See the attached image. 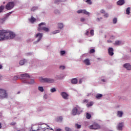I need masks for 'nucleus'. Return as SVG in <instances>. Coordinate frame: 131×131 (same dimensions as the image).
Returning a JSON list of instances; mask_svg holds the SVG:
<instances>
[{
    "instance_id": "9",
    "label": "nucleus",
    "mask_w": 131,
    "mask_h": 131,
    "mask_svg": "<svg viewBox=\"0 0 131 131\" xmlns=\"http://www.w3.org/2000/svg\"><path fill=\"white\" fill-rule=\"evenodd\" d=\"M100 125L98 124H94L89 126L90 129H98L100 128Z\"/></svg>"
},
{
    "instance_id": "39",
    "label": "nucleus",
    "mask_w": 131,
    "mask_h": 131,
    "mask_svg": "<svg viewBox=\"0 0 131 131\" xmlns=\"http://www.w3.org/2000/svg\"><path fill=\"white\" fill-rule=\"evenodd\" d=\"M59 32H60V31L59 30H55L54 31L53 33V34H56V33H59Z\"/></svg>"
},
{
    "instance_id": "58",
    "label": "nucleus",
    "mask_w": 131,
    "mask_h": 131,
    "mask_svg": "<svg viewBox=\"0 0 131 131\" xmlns=\"http://www.w3.org/2000/svg\"><path fill=\"white\" fill-rule=\"evenodd\" d=\"M102 81H103V82H105V80L104 79H102Z\"/></svg>"
},
{
    "instance_id": "59",
    "label": "nucleus",
    "mask_w": 131,
    "mask_h": 131,
    "mask_svg": "<svg viewBox=\"0 0 131 131\" xmlns=\"http://www.w3.org/2000/svg\"><path fill=\"white\" fill-rule=\"evenodd\" d=\"M106 37H107V36H106V35H105V38H106Z\"/></svg>"
},
{
    "instance_id": "50",
    "label": "nucleus",
    "mask_w": 131,
    "mask_h": 131,
    "mask_svg": "<svg viewBox=\"0 0 131 131\" xmlns=\"http://www.w3.org/2000/svg\"><path fill=\"white\" fill-rule=\"evenodd\" d=\"M54 13H55V14H58V13H59V11L56 10L54 11Z\"/></svg>"
},
{
    "instance_id": "32",
    "label": "nucleus",
    "mask_w": 131,
    "mask_h": 131,
    "mask_svg": "<svg viewBox=\"0 0 131 131\" xmlns=\"http://www.w3.org/2000/svg\"><path fill=\"white\" fill-rule=\"evenodd\" d=\"M4 22H5V18H0V24H4Z\"/></svg>"
},
{
    "instance_id": "35",
    "label": "nucleus",
    "mask_w": 131,
    "mask_h": 131,
    "mask_svg": "<svg viewBox=\"0 0 131 131\" xmlns=\"http://www.w3.org/2000/svg\"><path fill=\"white\" fill-rule=\"evenodd\" d=\"M75 126L77 128H80L81 127V125L78 124H76Z\"/></svg>"
},
{
    "instance_id": "40",
    "label": "nucleus",
    "mask_w": 131,
    "mask_h": 131,
    "mask_svg": "<svg viewBox=\"0 0 131 131\" xmlns=\"http://www.w3.org/2000/svg\"><path fill=\"white\" fill-rule=\"evenodd\" d=\"M95 49H91L90 51V54H92L93 53H95Z\"/></svg>"
},
{
    "instance_id": "45",
    "label": "nucleus",
    "mask_w": 131,
    "mask_h": 131,
    "mask_svg": "<svg viewBox=\"0 0 131 131\" xmlns=\"http://www.w3.org/2000/svg\"><path fill=\"white\" fill-rule=\"evenodd\" d=\"M11 125H15L16 124V122H13L11 123Z\"/></svg>"
},
{
    "instance_id": "49",
    "label": "nucleus",
    "mask_w": 131,
    "mask_h": 131,
    "mask_svg": "<svg viewBox=\"0 0 131 131\" xmlns=\"http://www.w3.org/2000/svg\"><path fill=\"white\" fill-rule=\"evenodd\" d=\"M82 82V80H81V79H80L79 81V83L81 84Z\"/></svg>"
},
{
    "instance_id": "48",
    "label": "nucleus",
    "mask_w": 131,
    "mask_h": 131,
    "mask_svg": "<svg viewBox=\"0 0 131 131\" xmlns=\"http://www.w3.org/2000/svg\"><path fill=\"white\" fill-rule=\"evenodd\" d=\"M89 102V100H86V99H84L83 100V102L84 103H88Z\"/></svg>"
},
{
    "instance_id": "25",
    "label": "nucleus",
    "mask_w": 131,
    "mask_h": 131,
    "mask_svg": "<svg viewBox=\"0 0 131 131\" xmlns=\"http://www.w3.org/2000/svg\"><path fill=\"white\" fill-rule=\"evenodd\" d=\"M91 117H92V115H91V114L89 113L86 114V118H87V119H91Z\"/></svg>"
},
{
    "instance_id": "8",
    "label": "nucleus",
    "mask_w": 131,
    "mask_h": 131,
    "mask_svg": "<svg viewBox=\"0 0 131 131\" xmlns=\"http://www.w3.org/2000/svg\"><path fill=\"white\" fill-rule=\"evenodd\" d=\"M77 14H84V15H88L90 16V12L86 11L85 9H80L77 11Z\"/></svg>"
},
{
    "instance_id": "23",
    "label": "nucleus",
    "mask_w": 131,
    "mask_h": 131,
    "mask_svg": "<svg viewBox=\"0 0 131 131\" xmlns=\"http://www.w3.org/2000/svg\"><path fill=\"white\" fill-rule=\"evenodd\" d=\"M37 9H38V7H33L31 8V11H32V12H34V11H36V10H37Z\"/></svg>"
},
{
    "instance_id": "56",
    "label": "nucleus",
    "mask_w": 131,
    "mask_h": 131,
    "mask_svg": "<svg viewBox=\"0 0 131 131\" xmlns=\"http://www.w3.org/2000/svg\"><path fill=\"white\" fill-rule=\"evenodd\" d=\"M111 38H112V39H113V38H114V36H112V37H111Z\"/></svg>"
},
{
    "instance_id": "14",
    "label": "nucleus",
    "mask_w": 131,
    "mask_h": 131,
    "mask_svg": "<svg viewBox=\"0 0 131 131\" xmlns=\"http://www.w3.org/2000/svg\"><path fill=\"white\" fill-rule=\"evenodd\" d=\"M36 37H38V39L37 40V42H38L42 38V34L41 33H38L36 35Z\"/></svg>"
},
{
    "instance_id": "2",
    "label": "nucleus",
    "mask_w": 131,
    "mask_h": 131,
    "mask_svg": "<svg viewBox=\"0 0 131 131\" xmlns=\"http://www.w3.org/2000/svg\"><path fill=\"white\" fill-rule=\"evenodd\" d=\"M22 78L23 81L24 83H28L29 84H33L34 83V80L30 78V76L28 74H22L20 75Z\"/></svg>"
},
{
    "instance_id": "11",
    "label": "nucleus",
    "mask_w": 131,
    "mask_h": 131,
    "mask_svg": "<svg viewBox=\"0 0 131 131\" xmlns=\"http://www.w3.org/2000/svg\"><path fill=\"white\" fill-rule=\"evenodd\" d=\"M123 124H124L123 122L119 123L117 126V129L118 130H122V127H123Z\"/></svg>"
},
{
    "instance_id": "30",
    "label": "nucleus",
    "mask_w": 131,
    "mask_h": 131,
    "mask_svg": "<svg viewBox=\"0 0 131 131\" xmlns=\"http://www.w3.org/2000/svg\"><path fill=\"white\" fill-rule=\"evenodd\" d=\"M58 25L59 28H60V29H62V27L63 26V24L62 23H59L58 24Z\"/></svg>"
},
{
    "instance_id": "18",
    "label": "nucleus",
    "mask_w": 131,
    "mask_h": 131,
    "mask_svg": "<svg viewBox=\"0 0 131 131\" xmlns=\"http://www.w3.org/2000/svg\"><path fill=\"white\" fill-rule=\"evenodd\" d=\"M29 21L31 22V23H34V22L36 21V19L33 16H31V18L29 19Z\"/></svg>"
},
{
    "instance_id": "51",
    "label": "nucleus",
    "mask_w": 131,
    "mask_h": 131,
    "mask_svg": "<svg viewBox=\"0 0 131 131\" xmlns=\"http://www.w3.org/2000/svg\"><path fill=\"white\" fill-rule=\"evenodd\" d=\"M59 78H60L59 76H56V79H59Z\"/></svg>"
},
{
    "instance_id": "3",
    "label": "nucleus",
    "mask_w": 131,
    "mask_h": 131,
    "mask_svg": "<svg viewBox=\"0 0 131 131\" xmlns=\"http://www.w3.org/2000/svg\"><path fill=\"white\" fill-rule=\"evenodd\" d=\"M82 112V110L80 108V107L77 106L76 107H74L72 111V115H76V114H80Z\"/></svg>"
},
{
    "instance_id": "53",
    "label": "nucleus",
    "mask_w": 131,
    "mask_h": 131,
    "mask_svg": "<svg viewBox=\"0 0 131 131\" xmlns=\"http://www.w3.org/2000/svg\"><path fill=\"white\" fill-rule=\"evenodd\" d=\"M2 68H3V66H2V64H0V69H2Z\"/></svg>"
},
{
    "instance_id": "31",
    "label": "nucleus",
    "mask_w": 131,
    "mask_h": 131,
    "mask_svg": "<svg viewBox=\"0 0 131 131\" xmlns=\"http://www.w3.org/2000/svg\"><path fill=\"white\" fill-rule=\"evenodd\" d=\"M92 0H86V3L88 4V5H92V4H93V3L91 1Z\"/></svg>"
},
{
    "instance_id": "44",
    "label": "nucleus",
    "mask_w": 131,
    "mask_h": 131,
    "mask_svg": "<svg viewBox=\"0 0 131 131\" xmlns=\"http://www.w3.org/2000/svg\"><path fill=\"white\" fill-rule=\"evenodd\" d=\"M100 13H101V14H105V10L104 9H102L100 11Z\"/></svg>"
},
{
    "instance_id": "37",
    "label": "nucleus",
    "mask_w": 131,
    "mask_h": 131,
    "mask_svg": "<svg viewBox=\"0 0 131 131\" xmlns=\"http://www.w3.org/2000/svg\"><path fill=\"white\" fill-rule=\"evenodd\" d=\"M59 69H60L61 70H64V69H65V66H60L59 67Z\"/></svg>"
},
{
    "instance_id": "28",
    "label": "nucleus",
    "mask_w": 131,
    "mask_h": 131,
    "mask_svg": "<svg viewBox=\"0 0 131 131\" xmlns=\"http://www.w3.org/2000/svg\"><path fill=\"white\" fill-rule=\"evenodd\" d=\"M38 91H39L40 92H43V91H44L43 87H42V86H39L38 88Z\"/></svg>"
},
{
    "instance_id": "36",
    "label": "nucleus",
    "mask_w": 131,
    "mask_h": 131,
    "mask_svg": "<svg viewBox=\"0 0 131 131\" xmlns=\"http://www.w3.org/2000/svg\"><path fill=\"white\" fill-rule=\"evenodd\" d=\"M65 130L66 131H71V128H70L68 127H65Z\"/></svg>"
},
{
    "instance_id": "13",
    "label": "nucleus",
    "mask_w": 131,
    "mask_h": 131,
    "mask_svg": "<svg viewBox=\"0 0 131 131\" xmlns=\"http://www.w3.org/2000/svg\"><path fill=\"white\" fill-rule=\"evenodd\" d=\"M125 4V1L124 0H119L117 2V6H123Z\"/></svg>"
},
{
    "instance_id": "60",
    "label": "nucleus",
    "mask_w": 131,
    "mask_h": 131,
    "mask_svg": "<svg viewBox=\"0 0 131 131\" xmlns=\"http://www.w3.org/2000/svg\"><path fill=\"white\" fill-rule=\"evenodd\" d=\"M14 78H17V77H14Z\"/></svg>"
},
{
    "instance_id": "26",
    "label": "nucleus",
    "mask_w": 131,
    "mask_h": 131,
    "mask_svg": "<svg viewBox=\"0 0 131 131\" xmlns=\"http://www.w3.org/2000/svg\"><path fill=\"white\" fill-rule=\"evenodd\" d=\"M25 63V59L21 60L19 61V65L20 66L24 65Z\"/></svg>"
},
{
    "instance_id": "38",
    "label": "nucleus",
    "mask_w": 131,
    "mask_h": 131,
    "mask_svg": "<svg viewBox=\"0 0 131 131\" xmlns=\"http://www.w3.org/2000/svg\"><path fill=\"white\" fill-rule=\"evenodd\" d=\"M90 34H91V35H92V36L94 35V34H95L94 30H91Z\"/></svg>"
},
{
    "instance_id": "7",
    "label": "nucleus",
    "mask_w": 131,
    "mask_h": 131,
    "mask_svg": "<svg viewBox=\"0 0 131 131\" xmlns=\"http://www.w3.org/2000/svg\"><path fill=\"white\" fill-rule=\"evenodd\" d=\"M14 7H15V3L13 2H10L7 4L6 6V10H12V9H13Z\"/></svg>"
},
{
    "instance_id": "20",
    "label": "nucleus",
    "mask_w": 131,
    "mask_h": 131,
    "mask_svg": "<svg viewBox=\"0 0 131 131\" xmlns=\"http://www.w3.org/2000/svg\"><path fill=\"white\" fill-rule=\"evenodd\" d=\"M103 97V95L101 94H97L96 95V99H97L98 100H100V99H101V98H102Z\"/></svg>"
},
{
    "instance_id": "17",
    "label": "nucleus",
    "mask_w": 131,
    "mask_h": 131,
    "mask_svg": "<svg viewBox=\"0 0 131 131\" xmlns=\"http://www.w3.org/2000/svg\"><path fill=\"white\" fill-rule=\"evenodd\" d=\"M117 115L118 116V117H122V115H123V112L118 111L117 113Z\"/></svg>"
},
{
    "instance_id": "43",
    "label": "nucleus",
    "mask_w": 131,
    "mask_h": 131,
    "mask_svg": "<svg viewBox=\"0 0 131 131\" xmlns=\"http://www.w3.org/2000/svg\"><path fill=\"white\" fill-rule=\"evenodd\" d=\"M85 20V19H84V18H83V17H82L80 18L81 22H84Z\"/></svg>"
},
{
    "instance_id": "57",
    "label": "nucleus",
    "mask_w": 131,
    "mask_h": 131,
    "mask_svg": "<svg viewBox=\"0 0 131 131\" xmlns=\"http://www.w3.org/2000/svg\"><path fill=\"white\" fill-rule=\"evenodd\" d=\"M0 128H2V123H0Z\"/></svg>"
},
{
    "instance_id": "6",
    "label": "nucleus",
    "mask_w": 131,
    "mask_h": 131,
    "mask_svg": "<svg viewBox=\"0 0 131 131\" xmlns=\"http://www.w3.org/2000/svg\"><path fill=\"white\" fill-rule=\"evenodd\" d=\"M6 98H8L7 91L0 89V99H6Z\"/></svg>"
},
{
    "instance_id": "27",
    "label": "nucleus",
    "mask_w": 131,
    "mask_h": 131,
    "mask_svg": "<svg viewBox=\"0 0 131 131\" xmlns=\"http://www.w3.org/2000/svg\"><path fill=\"white\" fill-rule=\"evenodd\" d=\"M35 127H36V129H35ZM38 130V128L37 127H36L35 126H33L32 127V131H37V130Z\"/></svg>"
},
{
    "instance_id": "22",
    "label": "nucleus",
    "mask_w": 131,
    "mask_h": 131,
    "mask_svg": "<svg viewBox=\"0 0 131 131\" xmlns=\"http://www.w3.org/2000/svg\"><path fill=\"white\" fill-rule=\"evenodd\" d=\"M93 105H94V102L93 101H91L86 104L87 107H91V106H93Z\"/></svg>"
},
{
    "instance_id": "33",
    "label": "nucleus",
    "mask_w": 131,
    "mask_h": 131,
    "mask_svg": "<svg viewBox=\"0 0 131 131\" xmlns=\"http://www.w3.org/2000/svg\"><path fill=\"white\" fill-rule=\"evenodd\" d=\"M117 23V18H114L113 19V23L114 24H116Z\"/></svg>"
},
{
    "instance_id": "34",
    "label": "nucleus",
    "mask_w": 131,
    "mask_h": 131,
    "mask_svg": "<svg viewBox=\"0 0 131 131\" xmlns=\"http://www.w3.org/2000/svg\"><path fill=\"white\" fill-rule=\"evenodd\" d=\"M56 89L55 88H52L50 90V91L51 93H55V92H56Z\"/></svg>"
},
{
    "instance_id": "54",
    "label": "nucleus",
    "mask_w": 131,
    "mask_h": 131,
    "mask_svg": "<svg viewBox=\"0 0 131 131\" xmlns=\"http://www.w3.org/2000/svg\"><path fill=\"white\" fill-rule=\"evenodd\" d=\"M100 19H102V18H97L98 21H100Z\"/></svg>"
},
{
    "instance_id": "21",
    "label": "nucleus",
    "mask_w": 131,
    "mask_h": 131,
    "mask_svg": "<svg viewBox=\"0 0 131 131\" xmlns=\"http://www.w3.org/2000/svg\"><path fill=\"white\" fill-rule=\"evenodd\" d=\"M126 14L127 15H129L130 14V8L128 7L126 10Z\"/></svg>"
},
{
    "instance_id": "46",
    "label": "nucleus",
    "mask_w": 131,
    "mask_h": 131,
    "mask_svg": "<svg viewBox=\"0 0 131 131\" xmlns=\"http://www.w3.org/2000/svg\"><path fill=\"white\" fill-rule=\"evenodd\" d=\"M90 34V31H86L85 35H89Z\"/></svg>"
},
{
    "instance_id": "10",
    "label": "nucleus",
    "mask_w": 131,
    "mask_h": 131,
    "mask_svg": "<svg viewBox=\"0 0 131 131\" xmlns=\"http://www.w3.org/2000/svg\"><path fill=\"white\" fill-rule=\"evenodd\" d=\"M61 96L62 97L63 99H64V100H67L68 97H69V95L66 93V92H62L61 93Z\"/></svg>"
},
{
    "instance_id": "15",
    "label": "nucleus",
    "mask_w": 131,
    "mask_h": 131,
    "mask_svg": "<svg viewBox=\"0 0 131 131\" xmlns=\"http://www.w3.org/2000/svg\"><path fill=\"white\" fill-rule=\"evenodd\" d=\"M123 67L126 68L127 70H131V65L129 63H125L123 65Z\"/></svg>"
},
{
    "instance_id": "12",
    "label": "nucleus",
    "mask_w": 131,
    "mask_h": 131,
    "mask_svg": "<svg viewBox=\"0 0 131 131\" xmlns=\"http://www.w3.org/2000/svg\"><path fill=\"white\" fill-rule=\"evenodd\" d=\"M114 50L110 47L108 48V54L110 55V56H113L114 55Z\"/></svg>"
},
{
    "instance_id": "42",
    "label": "nucleus",
    "mask_w": 131,
    "mask_h": 131,
    "mask_svg": "<svg viewBox=\"0 0 131 131\" xmlns=\"http://www.w3.org/2000/svg\"><path fill=\"white\" fill-rule=\"evenodd\" d=\"M65 51H60V54L61 55V56H63L65 54Z\"/></svg>"
},
{
    "instance_id": "19",
    "label": "nucleus",
    "mask_w": 131,
    "mask_h": 131,
    "mask_svg": "<svg viewBox=\"0 0 131 131\" xmlns=\"http://www.w3.org/2000/svg\"><path fill=\"white\" fill-rule=\"evenodd\" d=\"M71 83L73 84H77V79L74 78V79H72L71 80Z\"/></svg>"
},
{
    "instance_id": "52",
    "label": "nucleus",
    "mask_w": 131,
    "mask_h": 131,
    "mask_svg": "<svg viewBox=\"0 0 131 131\" xmlns=\"http://www.w3.org/2000/svg\"><path fill=\"white\" fill-rule=\"evenodd\" d=\"M107 42H112V41H111V40H108Z\"/></svg>"
},
{
    "instance_id": "16",
    "label": "nucleus",
    "mask_w": 131,
    "mask_h": 131,
    "mask_svg": "<svg viewBox=\"0 0 131 131\" xmlns=\"http://www.w3.org/2000/svg\"><path fill=\"white\" fill-rule=\"evenodd\" d=\"M83 62L87 66H90V65H91V62H90V59H89V58H87L84 60Z\"/></svg>"
},
{
    "instance_id": "55",
    "label": "nucleus",
    "mask_w": 131,
    "mask_h": 131,
    "mask_svg": "<svg viewBox=\"0 0 131 131\" xmlns=\"http://www.w3.org/2000/svg\"><path fill=\"white\" fill-rule=\"evenodd\" d=\"M57 131H60V130H61V129H60V128H58V129H57Z\"/></svg>"
},
{
    "instance_id": "24",
    "label": "nucleus",
    "mask_w": 131,
    "mask_h": 131,
    "mask_svg": "<svg viewBox=\"0 0 131 131\" xmlns=\"http://www.w3.org/2000/svg\"><path fill=\"white\" fill-rule=\"evenodd\" d=\"M5 9V7L4 6H0V13H3L4 12V10Z\"/></svg>"
},
{
    "instance_id": "47",
    "label": "nucleus",
    "mask_w": 131,
    "mask_h": 131,
    "mask_svg": "<svg viewBox=\"0 0 131 131\" xmlns=\"http://www.w3.org/2000/svg\"><path fill=\"white\" fill-rule=\"evenodd\" d=\"M58 119L60 120V121H62V119H63V117H59Z\"/></svg>"
},
{
    "instance_id": "62",
    "label": "nucleus",
    "mask_w": 131,
    "mask_h": 131,
    "mask_svg": "<svg viewBox=\"0 0 131 131\" xmlns=\"http://www.w3.org/2000/svg\"><path fill=\"white\" fill-rule=\"evenodd\" d=\"M3 4H5V2H4Z\"/></svg>"
},
{
    "instance_id": "1",
    "label": "nucleus",
    "mask_w": 131,
    "mask_h": 131,
    "mask_svg": "<svg viewBox=\"0 0 131 131\" xmlns=\"http://www.w3.org/2000/svg\"><path fill=\"white\" fill-rule=\"evenodd\" d=\"M16 35L13 32L7 30H0V41L6 40V39H13Z\"/></svg>"
},
{
    "instance_id": "61",
    "label": "nucleus",
    "mask_w": 131,
    "mask_h": 131,
    "mask_svg": "<svg viewBox=\"0 0 131 131\" xmlns=\"http://www.w3.org/2000/svg\"><path fill=\"white\" fill-rule=\"evenodd\" d=\"M2 77V76H0V78Z\"/></svg>"
},
{
    "instance_id": "29",
    "label": "nucleus",
    "mask_w": 131,
    "mask_h": 131,
    "mask_svg": "<svg viewBox=\"0 0 131 131\" xmlns=\"http://www.w3.org/2000/svg\"><path fill=\"white\" fill-rule=\"evenodd\" d=\"M121 42L120 41H116L115 42V46H119L120 45Z\"/></svg>"
},
{
    "instance_id": "41",
    "label": "nucleus",
    "mask_w": 131,
    "mask_h": 131,
    "mask_svg": "<svg viewBox=\"0 0 131 131\" xmlns=\"http://www.w3.org/2000/svg\"><path fill=\"white\" fill-rule=\"evenodd\" d=\"M104 18H108V17H109V14H108V13H105L104 15Z\"/></svg>"
},
{
    "instance_id": "4",
    "label": "nucleus",
    "mask_w": 131,
    "mask_h": 131,
    "mask_svg": "<svg viewBox=\"0 0 131 131\" xmlns=\"http://www.w3.org/2000/svg\"><path fill=\"white\" fill-rule=\"evenodd\" d=\"M39 80L41 82H48V83H53V82H55V80L54 79L47 78H43L42 77H40Z\"/></svg>"
},
{
    "instance_id": "5",
    "label": "nucleus",
    "mask_w": 131,
    "mask_h": 131,
    "mask_svg": "<svg viewBox=\"0 0 131 131\" xmlns=\"http://www.w3.org/2000/svg\"><path fill=\"white\" fill-rule=\"evenodd\" d=\"M43 25H46L45 23H41L39 24V27L37 29V31L40 32L41 30H43L44 31L48 32V31H49V28L44 27Z\"/></svg>"
}]
</instances>
